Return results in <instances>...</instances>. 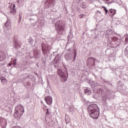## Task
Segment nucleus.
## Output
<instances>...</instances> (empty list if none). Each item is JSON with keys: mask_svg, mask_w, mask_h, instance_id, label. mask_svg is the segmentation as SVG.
Returning a JSON list of instances; mask_svg holds the SVG:
<instances>
[{"mask_svg": "<svg viewBox=\"0 0 128 128\" xmlns=\"http://www.w3.org/2000/svg\"><path fill=\"white\" fill-rule=\"evenodd\" d=\"M88 110L90 116L92 118H98L100 116V110L98 109V106L96 104H90L88 106Z\"/></svg>", "mask_w": 128, "mask_h": 128, "instance_id": "1", "label": "nucleus"}, {"mask_svg": "<svg viewBox=\"0 0 128 128\" xmlns=\"http://www.w3.org/2000/svg\"><path fill=\"white\" fill-rule=\"evenodd\" d=\"M64 24L62 20H58L55 24L56 30L59 34H64Z\"/></svg>", "mask_w": 128, "mask_h": 128, "instance_id": "2", "label": "nucleus"}, {"mask_svg": "<svg viewBox=\"0 0 128 128\" xmlns=\"http://www.w3.org/2000/svg\"><path fill=\"white\" fill-rule=\"evenodd\" d=\"M15 110L16 112H14V116L15 118L18 120V118H20L22 116L24 112V106L19 104L16 106Z\"/></svg>", "mask_w": 128, "mask_h": 128, "instance_id": "3", "label": "nucleus"}, {"mask_svg": "<svg viewBox=\"0 0 128 128\" xmlns=\"http://www.w3.org/2000/svg\"><path fill=\"white\" fill-rule=\"evenodd\" d=\"M108 38H111V40L112 41L110 42L111 46L110 47L113 48H118V46H120L122 44V40L118 39V38L116 36L114 37H110V34H108Z\"/></svg>", "mask_w": 128, "mask_h": 128, "instance_id": "4", "label": "nucleus"}, {"mask_svg": "<svg viewBox=\"0 0 128 128\" xmlns=\"http://www.w3.org/2000/svg\"><path fill=\"white\" fill-rule=\"evenodd\" d=\"M42 50L44 56H48L50 54V50H52V46L48 44H42Z\"/></svg>", "mask_w": 128, "mask_h": 128, "instance_id": "5", "label": "nucleus"}, {"mask_svg": "<svg viewBox=\"0 0 128 128\" xmlns=\"http://www.w3.org/2000/svg\"><path fill=\"white\" fill-rule=\"evenodd\" d=\"M96 62H98V60L92 57H90L88 59V64L89 66H96Z\"/></svg>", "mask_w": 128, "mask_h": 128, "instance_id": "6", "label": "nucleus"}, {"mask_svg": "<svg viewBox=\"0 0 128 128\" xmlns=\"http://www.w3.org/2000/svg\"><path fill=\"white\" fill-rule=\"evenodd\" d=\"M54 0H46L44 4V8H50L54 7Z\"/></svg>", "mask_w": 128, "mask_h": 128, "instance_id": "7", "label": "nucleus"}, {"mask_svg": "<svg viewBox=\"0 0 128 128\" xmlns=\"http://www.w3.org/2000/svg\"><path fill=\"white\" fill-rule=\"evenodd\" d=\"M57 74L59 76L63 78L64 80H67L68 77L66 76V74L62 72V69L58 68Z\"/></svg>", "mask_w": 128, "mask_h": 128, "instance_id": "8", "label": "nucleus"}, {"mask_svg": "<svg viewBox=\"0 0 128 128\" xmlns=\"http://www.w3.org/2000/svg\"><path fill=\"white\" fill-rule=\"evenodd\" d=\"M0 125L2 128H6V120L3 118H0Z\"/></svg>", "mask_w": 128, "mask_h": 128, "instance_id": "9", "label": "nucleus"}, {"mask_svg": "<svg viewBox=\"0 0 128 128\" xmlns=\"http://www.w3.org/2000/svg\"><path fill=\"white\" fill-rule=\"evenodd\" d=\"M44 100L49 106L52 104V98L50 96H46L45 97Z\"/></svg>", "mask_w": 128, "mask_h": 128, "instance_id": "10", "label": "nucleus"}, {"mask_svg": "<svg viewBox=\"0 0 128 128\" xmlns=\"http://www.w3.org/2000/svg\"><path fill=\"white\" fill-rule=\"evenodd\" d=\"M33 54L35 58H38L40 56V52L38 50L34 49Z\"/></svg>", "mask_w": 128, "mask_h": 128, "instance_id": "11", "label": "nucleus"}, {"mask_svg": "<svg viewBox=\"0 0 128 128\" xmlns=\"http://www.w3.org/2000/svg\"><path fill=\"white\" fill-rule=\"evenodd\" d=\"M10 14H12L13 16H14L16 14V5L13 4V7L10 9Z\"/></svg>", "mask_w": 128, "mask_h": 128, "instance_id": "12", "label": "nucleus"}, {"mask_svg": "<svg viewBox=\"0 0 128 128\" xmlns=\"http://www.w3.org/2000/svg\"><path fill=\"white\" fill-rule=\"evenodd\" d=\"M66 60L67 62H70V60H72L73 56L72 55L70 54V53H68L65 56Z\"/></svg>", "mask_w": 128, "mask_h": 128, "instance_id": "13", "label": "nucleus"}, {"mask_svg": "<svg viewBox=\"0 0 128 128\" xmlns=\"http://www.w3.org/2000/svg\"><path fill=\"white\" fill-rule=\"evenodd\" d=\"M14 44L15 46H14V48H16V46H18V48L22 46V42H20L18 40H14Z\"/></svg>", "mask_w": 128, "mask_h": 128, "instance_id": "14", "label": "nucleus"}, {"mask_svg": "<svg viewBox=\"0 0 128 128\" xmlns=\"http://www.w3.org/2000/svg\"><path fill=\"white\" fill-rule=\"evenodd\" d=\"M52 64H54V66L55 68H58V66H60V62H58V60L57 61H52Z\"/></svg>", "mask_w": 128, "mask_h": 128, "instance_id": "15", "label": "nucleus"}, {"mask_svg": "<svg viewBox=\"0 0 128 128\" xmlns=\"http://www.w3.org/2000/svg\"><path fill=\"white\" fill-rule=\"evenodd\" d=\"M6 54L4 52H0V62H4L6 60Z\"/></svg>", "mask_w": 128, "mask_h": 128, "instance_id": "16", "label": "nucleus"}, {"mask_svg": "<svg viewBox=\"0 0 128 128\" xmlns=\"http://www.w3.org/2000/svg\"><path fill=\"white\" fill-rule=\"evenodd\" d=\"M116 10L110 9L109 10L108 14L110 16H114L116 14Z\"/></svg>", "mask_w": 128, "mask_h": 128, "instance_id": "17", "label": "nucleus"}, {"mask_svg": "<svg viewBox=\"0 0 128 128\" xmlns=\"http://www.w3.org/2000/svg\"><path fill=\"white\" fill-rule=\"evenodd\" d=\"M61 60H62V58H60V54H58L56 56L55 58L54 59L53 61L58 62H58H60Z\"/></svg>", "mask_w": 128, "mask_h": 128, "instance_id": "18", "label": "nucleus"}, {"mask_svg": "<svg viewBox=\"0 0 128 128\" xmlns=\"http://www.w3.org/2000/svg\"><path fill=\"white\" fill-rule=\"evenodd\" d=\"M84 93L88 94V96H90V94H92V92H91L90 90L86 89L84 90Z\"/></svg>", "mask_w": 128, "mask_h": 128, "instance_id": "19", "label": "nucleus"}, {"mask_svg": "<svg viewBox=\"0 0 128 128\" xmlns=\"http://www.w3.org/2000/svg\"><path fill=\"white\" fill-rule=\"evenodd\" d=\"M80 6L82 8H86V2H82L80 4Z\"/></svg>", "mask_w": 128, "mask_h": 128, "instance_id": "20", "label": "nucleus"}, {"mask_svg": "<svg viewBox=\"0 0 128 128\" xmlns=\"http://www.w3.org/2000/svg\"><path fill=\"white\" fill-rule=\"evenodd\" d=\"M103 2H106V4H112V2H114V0H102Z\"/></svg>", "mask_w": 128, "mask_h": 128, "instance_id": "21", "label": "nucleus"}, {"mask_svg": "<svg viewBox=\"0 0 128 128\" xmlns=\"http://www.w3.org/2000/svg\"><path fill=\"white\" fill-rule=\"evenodd\" d=\"M12 63V64H13L14 68H16V59L15 58L14 60Z\"/></svg>", "mask_w": 128, "mask_h": 128, "instance_id": "22", "label": "nucleus"}, {"mask_svg": "<svg viewBox=\"0 0 128 128\" xmlns=\"http://www.w3.org/2000/svg\"><path fill=\"white\" fill-rule=\"evenodd\" d=\"M92 86H99V84H98V83L97 82H96L95 81H92Z\"/></svg>", "mask_w": 128, "mask_h": 128, "instance_id": "23", "label": "nucleus"}, {"mask_svg": "<svg viewBox=\"0 0 128 128\" xmlns=\"http://www.w3.org/2000/svg\"><path fill=\"white\" fill-rule=\"evenodd\" d=\"M102 8H104V10L105 12V14H107L108 12V9H106V8L104 6H102Z\"/></svg>", "mask_w": 128, "mask_h": 128, "instance_id": "24", "label": "nucleus"}, {"mask_svg": "<svg viewBox=\"0 0 128 128\" xmlns=\"http://www.w3.org/2000/svg\"><path fill=\"white\" fill-rule=\"evenodd\" d=\"M76 52H74V56L73 57L74 60H72V62H74V60H76Z\"/></svg>", "mask_w": 128, "mask_h": 128, "instance_id": "25", "label": "nucleus"}, {"mask_svg": "<svg viewBox=\"0 0 128 128\" xmlns=\"http://www.w3.org/2000/svg\"><path fill=\"white\" fill-rule=\"evenodd\" d=\"M4 26H6V28H8V26H10V23H8V20L4 24Z\"/></svg>", "mask_w": 128, "mask_h": 128, "instance_id": "26", "label": "nucleus"}, {"mask_svg": "<svg viewBox=\"0 0 128 128\" xmlns=\"http://www.w3.org/2000/svg\"><path fill=\"white\" fill-rule=\"evenodd\" d=\"M28 42L30 44H34V40H32V38L29 40Z\"/></svg>", "mask_w": 128, "mask_h": 128, "instance_id": "27", "label": "nucleus"}, {"mask_svg": "<svg viewBox=\"0 0 128 128\" xmlns=\"http://www.w3.org/2000/svg\"><path fill=\"white\" fill-rule=\"evenodd\" d=\"M69 110L70 112H72V110H74V107L72 106H70L69 107Z\"/></svg>", "mask_w": 128, "mask_h": 128, "instance_id": "28", "label": "nucleus"}, {"mask_svg": "<svg viewBox=\"0 0 128 128\" xmlns=\"http://www.w3.org/2000/svg\"><path fill=\"white\" fill-rule=\"evenodd\" d=\"M20 20H22V15L19 14V20L18 22V24H20Z\"/></svg>", "mask_w": 128, "mask_h": 128, "instance_id": "29", "label": "nucleus"}, {"mask_svg": "<svg viewBox=\"0 0 128 128\" xmlns=\"http://www.w3.org/2000/svg\"><path fill=\"white\" fill-rule=\"evenodd\" d=\"M1 81L2 82L3 81H4V80H6V78L4 77H2L1 78Z\"/></svg>", "mask_w": 128, "mask_h": 128, "instance_id": "30", "label": "nucleus"}, {"mask_svg": "<svg viewBox=\"0 0 128 128\" xmlns=\"http://www.w3.org/2000/svg\"><path fill=\"white\" fill-rule=\"evenodd\" d=\"M17 2H18V4H22V2H24V0H18L17 1Z\"/></svg>", "mask_w": 128, "mask_h": 128, "instance_id": "31", "label": "nucleus"}, {"mask_svg": "<svg viewBox=\"0 0 128 128\" xmlns=\"http://www.w3.org/2000/svg\"><path fill=\"white\" fill-rule=\"evenodd\" d=\"M125 42H128V36H126L125 38Z\"/></svg>", "mask_w": 128, "mask_h": 128, "instance_id": "32", "label": "nucleus"}, {"mask_svg": "<svg viewBox=\"0 0 128 128\" xmlns=\"http://www.w3.org/2000/svg\"><path fill=\"white\" fill-rule=\"evenodd\" d=\"M80 96L82 98H84V94L82 93H80Z\"/></svg>", "mask_w": 128, "mask_h": 128, "instance_id": "33", "label": "nucleus"}, {"mask_svg": "<svg viewBox=\"0 0 128 128\" xmlns=\"http://www.w3.org/2000/svg\"><path fill=\"white\" fill-rule=\"evenodd\" d=\"M50 56L49 58L50 60H52V54H50Z\"/></svg>", "mask_w": 128, "mask_h": 128, "instance_id": "34", "label": "nucleus"}, {"mask_svg": "<svg viewBox=\"0 0 128 128\" xmlns=\"http://www.w3.org/2000/svg\"><path fill=\"white\" fill-rule=\"evenodd\" d=\"M76 2L77 4H80V0H76Z\"/></svg>", "mask_w": 128, "mask_h": 128, "instance_id": "35", "label": "nucleus"}, {"mask_svg": "<svg viewBox=\"0 0 128 128\" xmlns=\"http://www.w3.org/2000/svg\"><path fill=\"white\" fill-rule=\"evenodd\" d=\"M30 96L28 94V95L26 96V98H30Z\"/></svg>", "mask_w": 128, "mask_h": 128, "instance_id": "36", "label": "nucleus"}, {"mask_svg": "<svg viewBox=\"0 0 128 128\" xmlns=\"http://www.w3.org/2000/svg\"><path fill=\"white\" fill-rule=\"evenodd\" d=\"M46 110H47V112H46V114L48 115V114H50V112H48V109H47Z\"/></svg>", "mask_w": 128, "mask_h": 128, "instance_id": "37", "label": "nucleus"}, {"mask_svg": "<svg viewBox=\"0 0 128 128\" xmlns=\"http://www.w3.org/2000/svg\"><path fill=\"white\" fill-rule=\"evenodd\" d=\"M12 63H9V64H8V66H12Z\"/></svg>", "mask_w": 128, "mask_h": 128, "instance_id": "38", "label": "nucleus"}, {"mask_svg": "<svg viewBox=\"0 0 128 128\" xmlns=\"http://www.w3.org/2000/svg\"><path fill=\"white\" fill-rule=\"evenodd\" d=\"M28 86H30V82H27Z\"/></svg>", "mask_w": 128, "mask_h": 128, "instance_id": "39", "label": "nucleus"}, {"mask_svg": "<svg viewBox=\"0 0 128 128\" xmlns=\"http://www.w3.org/2000/svg\"><path fill=\"white\" fill-rule=\"evenodd\" d=\"M97 12H99L100 14H102V12H100L99 10H98Z\"/></svg>", "mask_w": 128, "mask_h": 128, "instance_id": "40", "label": "nucleus"}, {"mask_svg": "<svg viewBox=\"0 0 128 128\" xmlns=\"http://www.w3.org/2000/svg\"><path fill=\"white\" fill-rule=\"evenodd\" d=\"M42 62H45V61H44V58H42Z\"/></svg>", "mask_w": 128, "mask_h": 128, "instance_id": "41", "label": "nucleus"}, {"mask_svg": "<svg viewBox=\"0 0 128 128\" xmlns=\"http://www.w3.org/2000/svg\"><path fill=\"white\" fill-rule=\"evenodd\" d=\"M67 50H68V52H70L71 50H70V48H69V49Z\"/></svg>", "mask_w": 128, "mask_h": 128, "instance_id": "42", "label": "nucleus"}, {"mask_svg": "<svg viewBox=\"0 0 128 128\" xmlns=\"http://www.w3.org/2000/svg\"><path fill=\"white\" fill-rule=\"evenodd\" d=\"M111 34H114V32H111Z\"/></svg>", "mask_w": 128, "mask_h": 128, "instance_id": "43", "label": "nucleus"}, {"mask_svg": "<svg viewBox=\"0 0 128 128\" xmlns=\"http://www.w3.org/2000/svg\"><path fill=\"white\" fill-rule=\"evenodd\" d=\"M92 98H94V96H92Z\"/></svg>", "mask_w": 128, "mask_h": 128, "instance_id": "44", "label": "nucleus"}, {"mask_svg": "<svg viewBox=\"0 0 128 128\" xmlns=\"http://www.w3.org/2000/svg\"><path fill=\"white\" fill-rule=\"evenodd\" d=\"M12 128H16V126H14Z\"/></svg>", "mask_w": 128, "mask_h": 128, "instance_id": "45", "label": "nucleus"}, {"mask_svg": "<svg viewBox=\"0 0 128 128\" xmlns=\"http://www.w3.org/2000/svg\"><path fill=\"white\" fill-rule=\"evenodd\" d=\"M83 100H86V99H84V98Z\"/></svg>", "mask_w": 128, "mask_h": 128, "instance_id": "46", "label": "nucleus"}, {"mask_svg": "<svg viewBox=\"0 0 128 128\" xmlns=\"http://www.w3.org/2000/svg\"><path fill=\"white\" fill-rule=\"evenodd\" d=\"M80 18H82V16H81Z\"/></svg>", "mask_w": 128, "mask_h": 128, "instance_id": "47", "label": "nucleus"}]
</instances>
